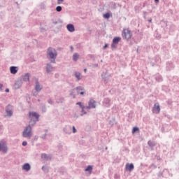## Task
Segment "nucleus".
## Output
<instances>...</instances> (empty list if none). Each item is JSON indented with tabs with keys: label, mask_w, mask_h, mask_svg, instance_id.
<instances>
[{
	"label": "nucleus",
	"mask_w": 179,
	"mask_h": 179,
	"mask_svg": "<svg viewBox=\"0 0 179 179\" xmlns=\"http://www.w3.org/2000/svg\"><path fill=\"white\" fill-rule=\"evenodd\" d=\"M45 136H47V133H45L43 135L41 136L42 139H45Z\"/></svg>",
	"instance_id": "43"
},
{
	"label": "nucleus",
	"mask_w": 179,
	"mask_h": 179,
	"mask_svg": "<svg viewBox=\"0 0 179 179\" xmlns=\"http://www.w3.org/2000/svg\"><path fill=\"white\" fill-rule=\"evenodd\" d=\"M173 69V64L167 63L166 64V71H171Z\"/></svg>",
	"instance_id": "28"
},
{
	"label": "nucleus",
	"mask_w": 179,
	"mask_h": 179,
	"mask_svg": "<svg viewBox=\"0 0 179 179\" xmlns=\"http://www.w3.org/2000/svg\"><path fill=\"white\" fill-rule=\"evenodd\" d=\"M122 35L125 40H129L132 37V32L129 29H124Z\"/></svg>",
	"instance_id": "3"
},
{
	"label": "nucleus",
	"mask_w": 179,
	"mask_h": 179,
	"mask_svg": "<svg viewBox=\"0 0 179 179\" xmlns=\"http://www.w3.org/2000/svg\"><path fill=\"white\" fill-rule=\"evenodd\" d=\"M121 41V37L120 36H116L113 38L112 44H111V48H117V44Z\"/></svg>",
	"instance_id": "4"
},
{
	"label": "nucleus",
	"mask_w": 179,
	"mask_h": 179,
	"mask_svg": "<svg viewBox=\"0 0 179 179\" xmlns=\"http://www.w3.org/2000/svg\"><path fill=\"white\" fill-rule=\"evenodd\" d=\"M157 176L159 178L163 177V172H159Z\"/></svg>",
	"instance_id": "45"
},
{
	"label": "nucleus",
	"mask_w": 179,
	"mask_h": 179,
	"mask_svg": "<svg viewBox=\"0 0 179 179\" xmlns=\"http://www.w3.org/2000/svg\"><path fill=\"white\" fill-rule=\"evenodd\" d=\"M74 76L77 79V82H79L82 79V74L80 72H75L74 73Z\"/></svg>",
	"instance_id": "22"
},
{
	"label": "nucleus",
	"mask_w": 179,
	"mask_h": 179,
	"mask_svg": "<svg viewBox=\"0 0 179 179\" xmlns=\"http://www.w3.org/2000/svg\"><path fill=\"white\" fill-rule=\"evenodd\" d=\"M126 169L128 170V171H132L134 169H135V166H134V164H126Z\"/></svg>",
	"instance_id": "21"
},
{
	"label": "nucleus",
	"mask_w": 179,
	"mask_h": 179,
	"mask_svg": "<svg viewBox=\"0 0 179 179\" xmlns=\"http://www.w3.org/2000/svg\"><path fill=\"white\" fill-rule=\"evenodd\" d=\"M41 33H45V31H47V30L45 28L41 27Z\"/></svg>",
	"instance_id": "42"
},
{
	"label": "nucleus",
	"mask_w": 179,
	"mask_h": 179,
	"mask_svg": "<svg viewBox=\"0 0 179 179\" xmlns=\"http://www.w3.org/2000/svg\"><path fill=\"white\" fill-rule=\"evenodd\" d=\"M55 24H57V22H55Z\"/></svg>",
	"instance_id": "61"
},
{
	"label": "nucleus",
	"mask_w": 179,
	"mask_h": 179,
	"mask_svg": "<svg viewBox=\"0 0 179 179\" xmlns=\"http://www.w3.org/2000/svg\"><path fill=\"white\" fill-rule=\"evenodd\" d=\"M152 113H155V114H159V113H160V105H159V103H155L152 108Z\"/></svg>",
	"instance_id": "15"
},
{
	"label": "nucleus",
	"mask_w": 179,
	"mask_h": 179,
	"mask_svg": "<svg viewBox=\"0 0 179 179\" xmlns=\"http://www.w3.org/2000/svg\"><path fill=\"white\" fill-rule=\"evenodd\" d=\"M46 131V132L48 131V130H45Z\"/></svg>",
	"instance_id": "62"
},
{
	"label": "nucleus",
	"mask_w": 179,
	"mask_h": 179,
	"mask_svg": "<svg viewBox=\"0 0 179 179\" xmlns=\"http://www.w3.org/2000/svg\"><path fill=\"white\" fill-rule=\"evenodd\" d=\"M103 107H110L111 106V99L109 98H104L102 101Z\"/></svg>",
	"instance_id": "7"
},
{
	"label": "nucleus",
	"mask_w": 179,
	"mask_h": 179,
	"mask_svg": "<svg viewBox=\"0 0 179 179\" xmlns=\"http://www.w3.org/2000/svg\"><path fill=\"white\" fill-rule=\"evenodd\" d=\"M139 131V127H134L132 129V134H135V132H138Z\"/></svg>",
	"instance_id": "34"
},
{
	"label": "nucleus",
	"mask_w": 179,
	"mask_h": 179,
	"mask_svg": "<svg viewBox=\"0 0 179 179\" xmlns=\"http://www.w3.org/2000/svg\"><path fill=\"white\" fill-rule=\"evenodd\" d=\"M41 110L42 113H47V107L45 106V104H41Z\"/></svg>",
	"instance_id": "27"
},
{
	"label": "nucleus",
	"mask_w": 179,
	"mask_h": 179,
	"mask_svg": "<svg viewBox=\"0 0 179 179\" xmlns=\"http://www.w3.org/2000/svg\"><path fill=\"white\" fill-rule=\"evenodd\" d=\"M155 80H157V82H163V77H162V76L159 74H157L155 76Z\"/></svg>",
	"instance_id": "25"
},
{
	"label": "nucleus",
	"mask_w": 179,
	"mask_h": 179,
	"mask_svg": "<svg viewBox=\"0 0 179 179\" xmlns=\"http://www.w3.org/2000/svg\"><path fill=\"white\" fill-rule=\"evenodd\" d=\"M58 56V52H57V50L52 47H49L47 51V58L50 61L52 64H55V60L57 59V57Z\"/></svg>",
	"instance_id": "2"
},
{
	"label": "nucleus",
	"mask_w": 179,
	"mask_h": 179,
	"mask_svg": "<svg viewBox=\"0 0 179 179\" xmlns=\"http://www.w3.org/2000/svg\"><path fill=\"white\" fill-rule=\"evenodd\" d=\"M63 132L67 135H71V134H72V127L69 125L65 126L63 129Z\"/></svg>",
	"instance_id": "11"
},
{
	"label": "nucleus",
	"mask_w": 179,
	"mask_h": 179,
	"mask_svg": "<svg viewBox=\"0 0 179 179\" xmlns=\"http://www.w3.org/2000/svg\"><path fill=\"white\" fill-rule=\"evenodd\" d=\"M161 60H160V57L159 56H155L150 62V64L152 65V66H153L154 65H156V64H160Z\"/></svg>",
	"instance_id": "10"
},
{
	"label": "nucleus",
	"mask_w": 179,
	"mask_h": 179,
	"mask_svg": "<svg viewBox=\"0 0 179 179\" xmlns=\"http://www.w3.org/2000/svg\"><path fill=\"white\" fill-rule=\"evenodd\" d=\"M93 170V166L92 165H89L85 169V171H89V173H92V171Z\"/></svg>",
	"instance_id": "31"
},
{
	"label": "nucleus",
	"mask_w": 179,
	"mask_h": 179,
	"mask_svg": "<svg viewBox=\"0 0 179 179\" xmlns=\"http://www.w3.org/2000/svg\"><path fill=\"white\" fill-rule=\"evenodd\" d=\"M56 10H57V12H61V10H62V7L60 6H57Z\"/></svg>",
	"instance_id": "37"
},
{
	"label": "nucleus",
	"mask_w": 179,
	"mask_h": 179,
	"mask_svg": "<svg viewBox=\"0 0 179 179\" xmlns=\"http://www.w3.org/2000/svg\"><path fill=\"white\" fill-rule=\"evenodd\" d=\"M71 51H73V46H70Z\"/></svg>",
	"instance_id": "53"
},
{
	"label": "nucleus",
	"mask_w": 179,
	"mask_h": 179,
	"mask_svg": "<svg viewBox=\"0 0 179 179\" xmlns=\"http://www.w3.org/2000/svg\"><path fill=\"white\" fill-rule=\"evenodd\" d=\"M148 145L151 150H155V146H156V143L155 141H148Z\"/></svg>",
	"instance_id": "20"
},
{
	"label": "nucleus",
	"mask_w": 179,
	"mask_h": 179,
	"mask_svg": "<svg viewBox=\"0 0 179 179\" xmlns=\"http://www.w3.org/2000/svg\"><path fill=\"white\" fill-rule=\"evenodd\" d=\"M149 23H152V18H150V20H148Z\"/></svg>",
	"instance_id": "54"
},
{
	"label": "nucleus",
	"mask_w": 179,
	"mask_h": 179,
	"mask_svg": "<svg viewBox=\"0 0 179 179\" xmlns=\"http://www.w3.org/2000/svg\"><path fill=\"white\" fill-rule=\"evenodd\" d=\"M94 66L97 67V66H99V64H95Z\"/></svg>",
	"instance_id": "57"
},
{
	"label": "nucleus",
	"mask_w": 179,
	"mask_h": 179,
	"mask_svg": "<svg viewBox=\"0 0 179 179\" xmlns=\"http://www.w3.org/2000/svg\"><path fill=\"white\" fill-rule=\"evenodd\" d=\"M3 87V84L0 83V92H2V90H3V89H2Z\"/></svg>",
	"instance_id": "44"
},
{
	"label": "nucleus",
	"mask_w": 179,
	"mask_h": 179,
	"mask_svg": "<svg viewBox=\"0 0 179 179\" xmlns=\"http://www.w3.org/2000/svg\"><path fill=\"white\" fill-rule=\"evenodd\" d=\"M108 48V45L107 43L105 44V45L103 46V50H106V48Z\"/></svg>",
	"instance_id": "49"
},
{
	"label": "nucleus",
	"mask_w": 179,
	"mask_h": 179,
	"mask_svg": "<svg viewBox=\"0 0 179 179\" xmlns=\"http://www.w3.org/2000/svg\"><path fill=\"white\" fill-rule=\"evenodd\" d=\"M141 166H143V164H141Z\"/></svg>",
	"instance_id": "59"
},
{
	"label": "nucleus",
	"mask_w": 179,
	"mask_h": 179,
	"mask_svg": "<svg viewBox=\"0 0 179 179\" xmlns=\"http://www.w3.org/2000/svg\"><path fill=\"white\" fill-rule=\"evenodd\" d=\"M48 103L49 104H51V105L54 104V101H52L51 99H50L48 100Z\"/></svg>",
	"instance_id": "40"
},
{
	"label": "nucleus",
	"mask_w": 179,
	"mask_h": 179,
	"mask_svg": "<svg viewBox=\"0 0 179 179\" xmlns=\"http://www.w3.org/2000/svg\"><path fill=\"white\" fill-rule=\"evenodd\" d=\"M110 17H111L110 13H106L103 14V17L104 19H110Z\"/></svg>",
	"instance_id": "30"
},
{
	"label": "nucleus",
	"mask_w": 179,
	"mask_h": 179,
	"mask_svg": "<svg viewBox=\"0 0 179 179\" xmlns=\"http://www.w3.org/2000/svg\"><path fill=\"white\" fill-rule=\"evenodd\" d=\"M12 106L8 105L6 107V113L7 115H9V117H12L13 115V112L12 111Z\"/></svg>",
	"instance_id": "13"
},
{
	"label": "nucleus",
	"mask_w": 179,
	"mask_h": 179,
	"mask_svg": "<svg viewBox=\"0 0 179 179\" xmlns=\"http://www.w3.org/2000/svg\"><path fill=\"white\" fill-rule=\"evenodd\" d=\"M31 169V166H30V164L29 163H25L23 166H22V170H24V171H30V169Z\"/></svg>",
	"instance_id": "19"
},
{
	"label": "nucleus",
	"mask_w": 179,
	"mask_h": 179,
	"mask_svg": "<svg viewBox=\"0 0 179 179\" xmlns=\"http://www.w3.org/2000/svg\"><path fill=\"white\" fill-rule=\"evenodd\" d=\"M156 37L157 38H162V35H157Z\"/></svg>",
	"instance_id": "50"
},
{
	"label": "nucleus",
	"mask_w": 179,
	"mask_h": 179,
	"mask_svg": "<svg viewBox=\"0 0 179 179\" xmlns=\"http://www.w3.org/2000/svg\"><path fill=\"white\" fill-rule=\"evenodd\" d=\"M22 146H27V141H23Z\"/></svg>",
	"instance_id": "46"
},
{
	"label": "nucleus",
	"mask_w": 179,
	"mask_h": 179,
	"mask_svg": "<svg viewBox=\"0 0 179 179\" xmlns=\"http://www.w3.org/2000/svg\"><path fill=\"white\" fill-rule=\"evenodd\" d=\"M110 124H111L112 125H114V122H111V121H110Z\"/></svg>",
	"instance_id": "56"
},
{
	"label": "nucleus",
	"mask_w": 179,
	"mask_h": 179,
	"mask_svg": "<svg viewBox=\"0 0 179 179\" xmlns=\"http://www.w3.org/2000/svg\"><path fill=\"white\" fill-rule=\"evenodd\" d=\"M37 122H38V120H36L34 118L30 120L29 125L25 127L22 132L23 138H31L33 136V133L31 132V127H34Z\"/></svg>",
	"instance_id": "1"
},
{
	"label": "nucleus",
	"mask_w": 179,
	"mask_h": 179,
	"mask_svg": "<svg viewBox=\"0 0 179 179\" xmlns=\"http://www.w3.org/2000/svg\"><path fill=\"white\" fill-rule=\"evenodd\" d=\"M50 179H52V178H50Z\"/></svg>",
	"instance_id": "63"
},
{
	"label": "nucleus",
	"mask_w": 179,
	"mask_h": 179,
	"mask_svg": "<svg viewBox=\"0 0 179 179\" xmlns=\"http://www.w3.org/2000/svg\"><path fill=\"white\" fill-rule=\"evenodd\" d=\"M79 59V54L78 53H74L73 55V61L74 62H76Z\"/></svg>",
	"instance_id": "26"
},
{
	"label": "nucleus",
	"mask_w": 179,
	"mask_h": 179,
	"mask_svg": "<svg viewBox=\"0 0 179 179\" xmlns=\"http://www.w3.org/2000/svg\"><path fill=\"white\" fill-rule=\"evenodd\" d=\"M96 101L93 99H90L88 101V106H86L87 110H90L91 108H96Z\"/></svg>",
	"instance_id": "5"
},
{
	"label": "nucleus",
	"mask_w": 179,
	"mask_h": 179,
	"mask_svg": "<svg viewBox=\"0 0 179 179\" xmlns=\"http://www.w3.org/2000/svg\"><path fill=\"white\" fill-rule=\"evenodd\" d=\"M64 100H65V99L62 96V97H60V98H59V99H57L56 100V103H57L58 104H59V103H64Z\"/></svg>",
	"instance_id": "29"
},
{
	"label": "nucleus",
	"mask_w": 179,
	"mask_h": 179,
	"mask_svg": "<svg viewBox=\"0 0 179 179\" xmlns=\"http://www.w3.org/2000/svg\"><path fill=\"white\" fill-rule=\"evenodd\" d=\"M73 90H72L71 92H70V96H72L73 97V99H75V97H76V95H75V94H73Z\"/></svg>",
	"instance_id": "38"
},
{
	"label": "nucleus",
	"mask_w": 179,
	"mask_h": 179,
	"mask_svg": "<svg viewBox=\"0 0 179 179\" xmlns=\"http://www.w3.org/2000/svg\"><path fill=\"white\" fill-rule=\"evenodd\" d=\"M85 110H87V109L86 108L82 109L81 113H83L80 114L81 117H83L84 115L87 114V112H86Z\"/></svg>",
	"instance_id": "35"
},
{
	"label": "nucleus",
	"mask_w": 179,
	"mask_h": 179,
	"mask_svg": "<svg viewBox=\"0 0 179 179\" xmlns=\"http://www.w3.org/2000/svg\"><path fill=\"white\" fill-rule=\"evenodd\" d=\"M101 78L104 80V82H107V77H106V74H102Z\"/></svg>",
	"instance_id": "39"
},
{
	"label": "nucleus",
	"mask_w": 179,
	"mask_h": 179,
	"mask_svg": "<svg viewBox=\"0 0 179 179\" xmlns=\"http://www.w3.org/2000/svg\"><path fill=\"white\" fill-rule=\"evenodd\" d=\"M87 71V69H84V72H86Z\"/></svg>",
	"instance_id": "58"
},
{
	"label": "nucleus",
	"mask_w": 179,
	"mask_h": 179,
	"mask_svg": "<svg viewBox=\"0 0 179 179\" xmlns=\"http://www.w3.org/2000/svg\"><path fill=\"white\" fill-rule=\"evenodd\" d=\"M66 29L70 33H73V31H75V26L73 24H68L66 25Z\"/></svg>",
	"instance_id": "17"
},
{
	"label": "nucleus",
	"mask_w": 179,
	"mask_h": 179,
	"mask_svg": "<svg viewBox=\"0 0 179 179\" xmlns=\"http://www.w3.org/2000/svg\"><path fill=\"white\" fill-rule=\"evenodd\" d=\"M5 92L6 93H9V88H6V90H5Z\"/></svg>",
	"instance_id": "51"
},
{
	"label": "nucleus",
	"mask_w": 179,
	"mask_h": 179,
	"mask_svg": "<svg viewBox=\"0 0 179 179\" xmlns=\"http://www.w3.org/2000/svg\"><path fill=\"white\" fill-rule=\"evenodd\" d=\"M45 69H46V72L47 73H51V72H52V71H54V67H52V65L50 63H48L46 64V67H45Z\"/></svg>",
	"instance_id": "16"
},
{
	"label": "nucleus",
	"mask_w": 179,
	"mask_h": 179,
	"mask_svg": "<svg viewBox=\"0 0 179 179\" xmlns=\"http://www.w3.org/2000/svg\"><path fill=\"white\" fill-rule=\"evenodd\" d=\"M73 90H76L77 93L79 94L80 92H83V90H85V88L82 86H78L74 88Z\"/></svg>",
	"instance_id": "24"
},
{
	"label": "nucleus",
	"mask_w": 179,
	"mask_h": 179,
	"mask_svg": "<svg viewBox=\"0 0 179 179\" xmlns=\"http://www.w3.org/2000/svg\"><path fill=\"white\" fill-rule=\"evenodd\" d=\"M42 170L44 171V173H48V169L47 166H42Z\"/></svg>",
	"instance_id": "36"
},
{
	"label": "nucleus",
	"mask_w": 179,
	"mask_h": 179,
	"mask_svg": "<svg viewBox=\"0 0 179 179\" xmlns=\"http://www.w3.org/2000/svg\"><path fill=\"white\" fill-rule=\"evenodd\" d=\"M41 159L45 160H51V156L48 155L47 154H41Z\"/></svg>",
	"instance_id": "23"
},
{
	"label": "nucleus",
	"mask_w": 179,
	"mask_h": 179,
	"mask_svg": "<svg viewBox=\"0 0 179 179\" xmlns=\"http://www.w3.org/2000/svg\"><path fill=\"white\" fill-rule=\"evenodd\" d=\"M162 174L164 178H169V177H173V174L170 173V171H169V169H167L163 170Z\"/></svg>",
	"instance_id": "8"
},
{
	"label": "nucleus",
	"mask_w": 179,
	"mask_h": 179,
	"mask_svg": "<svg viewBox=\"0 0 179 179\" xmlns=\"http://www.w3.org/2000/svg\"><path fill=\"white\" fill-rule=\"evenodd\" d=\"M21 80L23 82H30V74L27 73L21 76Z\"/></svg>",
	"instance_id": "14"
},
{
	"label": "nucleus",
	"mask_w": 179,
	"mask_h": 179,
	"mask_svg": "<svg viewBox=\"0 0 179 179\" xmlns=\"http://www.w3.org/2000/svg\"><path fill=\"white\" fill-rule=\"evenodd\" d=\"M43 90V85H40L38 80H36L35 83V90L37 93L41 92Z\"/></svg>",
	"instance_id": "12"
},
{
	"label": "nucleus",
	"mask_w": 179,
	"mask_h": 179,
	"mask_svg": "<svg viewBox=\"0 0 179 179\" xmlns=\"http://www.w3.org/2000/svg\"><path fill=\"white\" fill-rule=\"evenodd\" d=\"M72 129H73V134H76L77 130H76V128L75 127V126H73Z\"/></svg>",
	"instance_id": "41"
},
{
	"label": "nucleus",
	"mask_w": 179,
	"mask_h": 179,
	"mask_svg": "<svg viewBox=\"0 0 179 179\" xmlns=\"http://www.w3.org/2000/svg\"><path fill=\"white\" fill-rule=\"evenodd\" d=\"M17 71H18V69L17 66H12L10 67V72L13 75H16V73H17Z\"/></svg>",
	"instance_id": "18"
},
{
	"label": "nucleus",
	"mask_w": 179,
	"mask_h": 179,
	"mask_svg": "<svg viewBox=\"0 0 179 179\" xmlns=\"http://www.w3.org/2000/svg\"><path fill=\"white\" fill-rule=\"evenodd\" d=\"M62 2H64V0H57V4L60 5Z\"/></svg>",
	"instance_id": "48"
},
{
	"label": "nucleus",
	"mask_w": 179,
	"mask_h": 179,
	"mask_svg": "<svg viewBox=\"0 0 179 179\" xmlns=\"http://www.w3.org/2000/svg\"><path fill=\"white\" fill-rule=\"evenodd\" d=\"M149 168L151 169V170H155V169H157V166L155 164H152L150 165Z\"/></svg>",
	"instance_id": "33"
},
{
	"label": "nucleus",
	"mask_w": 179,
	"mask_h": 179,
	"mask_svg": "<svg viewBox=\"0 0 179 179\" xmlns=\"http://www.w3.org/2000/svg\"><path fill=\"white\" fill-rule=\"evenodd\" d=\"M113 121H115V119H113Z\"/></svg>",
	"instance_id": "60"
},
{
	"label": "nucleus",
	"mask_w": 179,
	"mask_h": 179,
	"mask_svg": "<svg viewBox=\"0 0 179 179\" xmlns=\"http://www.w3.org/2000/svg\"><path fill=\"white\" fill-rule=\"evenodd\" d=\"M76 105L79 106V107H80V108H81V110H83V108H86V106H85L83 104H82V102H77Z\"/></svg>",
	"instance_id": "32"
},
{
	"label": "nucleus",
	"mask_w": 179,
	"mask_h": 179,
	"mask_svg": "<svg viewBox=\"0 0 179 179\" xmlns=\"http://www.w3.org/2000/svg\"><path fill=\"white\" fill-rule=\"evenodd\" d=\"M29 118H31V120L34 118L35 120L38 121V118H40V115H38V113L36 112H30Z\"/></svg>",
	"instance_id": "9"
},
{
	"label": "nucleus",
	"mask_w": 179,
	"mask_h": 179,
	"mask_svg": "<svg viewBox=\"0 0 179 179\" xmlns=\"http://www.w3.org/2000/svg\"><path fill=\"white\" fill-rule=\"evenodd\" d=\"M0 152H2L3 153H6V152H8V147L3 141H0Z\"/></svg>",
	"instance_id": "6"
},
{
	"label": "nucleus",
	"mask_w": 179,
	"mask_h": 179,
	"mask_svg": "<svg viewBox=\"0 0 179 179\" xmlns=\"http://www.w3.org/2000/svg\"><path fill=\"white\" fill-rule=\"evenodd\" d=\"M78 94H80L81 96H83V94H85V90L80 92V93Z\"/></svg>",
	"instance_id": "47"
},
{
	"label": "nucleus",
	"mask_w": 179,
	"mask_h": 179,
	"mask_svg": "<svg viewBox=\"0 0 179 179\" xmlns=\"http://www.w3.org/2000/svg\"><path fill=\"white\" fill-rule=\"evenodd\" d=\"M155 3H159L160 2V0H154Z\"/></svg>",
	"instance_id": "52"
},
{
	"label": "nucleus",
	"mask_w": 179,
	"mask_h": 179,
	"mask_svg": "<svg viewBox=\"0 0 179 179\" xmlns=\"http://www.w3.org/2000/svg\"><path fill=\"white\" fill-rule=\"evenodd\" d=\"M37 94H38L37 92L34 93V96H37Z\"/></svg>",
	"instance_id": "55"
}]
</instances>
